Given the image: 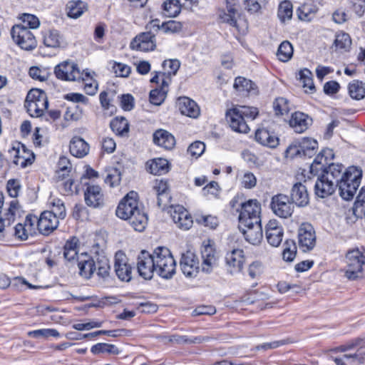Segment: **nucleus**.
<instances>
[{"label": "nucleus", "mask_w": 365, "mask_h": 365, "mask_svg": "<svg viewBox=\"0 0 365 365\" xmlns=\"http://www.w3.org/2000/svg\"><path fill=\"white\" fill-rule=\"evenodd\" d=\"M137 197V192H128L120 202L116 210V215L123 220H129L135 230L142 232L145 228L148 217L140 208Z\"/></svg>", "instance_id": "obj_1"}, {"label": "nucleus", "mask_w": 365, "mask_h": 365, "mask_svg": "<svg viewBox=\"0 0 365 365\" xmlns=\"http://www.w3.org/2000/svg\"><path fill=\"white\" fill-rule=\"evenodd\" d=\"M258 115L257 108L237 106L230 109L226 113V119L232 130L247 133L250 128L247 120H253Z\"/></svg>", "instance_id": "obj_2"}, {"label": "nucleus", "mask_w": 365, "mask_h": 365, "mask_svg": "<svg viewBox=\"0 0 365 365\" xmlns=\"http://www.w3.org/2000/svg\"><path fill=\"white\" fill-rule=\"evenodd\" d=\"M345 266L341 269L348 280L364 277L365 274V251L359 248L349 250L345 255Z\"/></svg>", "instance_id": "obj_3"}, {"label": "nucleus", "mask_w": 365, "mask_h": 365, "mask_svg": "<svg viewBox=\"0 0 365 365\" xmlns=\"http://www.w3.org/2000/svg\"><path fill=\"white\" fill-rule=\"evenodd\" d=\"M362 170L359 167L350 166L343 173L339 187L340 196L345 200L353 199L361 183Z\"/></svg>", "instance_id": "obj_4"}, {"label": "nucleus", "mask_w": 365, "mask_h": 365, "mask_svg": "<svg viewBox=\"0 0 365 365\" xmlns=\"http://www.w3.org/2000/svg\"><path fill=\"white\" fill-rule=\"evenodd\" d=\"M153 255L155 272L163 278H171L175 273L176 262L170 250L158 247L153 250Z\"/></svg>", "instance_id": "obj_5"}, {"label": "nucleus", "mask_w": 365, "mask_h": 365, "mask_svg": "<svg viewBox=\"0 0 365 365\" xmlns=\"http://www.w3.org/2000/svg\"><path fill=\"white\" fill-rule=\"evenodd\" d=\"M361 340L357 339L354 342L341 346L339 349L345 354L339 358H335L336 365H360L365 360V346H359L354 353L349 352L359 345Z\"/></svg>", "instance_id": "obj_6"}, {"label": "nucleus", "mask_w": 365, "mask_h": 365, "mask_svg": "<svg viewBox=\"0 0 365 365\" xmlns=\"http://www.w3.org/2000/svg\"><path fill=\"white\" fill-rule=\"evenodd\" d=\"M57 78L62 81H76L91 80L88 69L80 71L78 65L72 61H66L58 64L54 68Z\"/></svg>", "instance_id": "obj_7"}, {"label": "nucleus", "mask_w": 365, "mask_h": 365, "mask_svg": "<svg viewBox=\"0 0 365 365\" xmlns=\"http://www.w3.org/2000/svg\"><path fill=\"white\" fill-rule=\"evenodd\" d=\"M25 107L31 116H41L48 107L46 93L39 89L31 90L27 94Z\"/></svg>", "instance_id": "obj_8"}, {"label": "nucleus", "mask_w": 365, "mask_h": 365, "mask_svg": "<svg viewBox=\"0 0 365 365\" xmlns=\"http://www.w3.org/2000/svg\"><path fill=\"white\" fill-rule=\"evenodd\" d=\"M13 40L22 49L32 50L37 46V41L34 34L25 26L16 24L11 31Z\"/></svg>", "instance_id": "obj_9"}, {"label": "nucleus", "mask_w": 365, "mask_h": 365, "mask_svg": "<svg viewBox=\"0 0 365 365\" xmlns=\"http://www.w3.org/2000/svg\"><path fill=\"white\" fill-rule=\"evenodd\" d=\"M261 205L257 200H249L242 203L239 215V222L242 226H248L250 222H261Z\"/></svg>", "instance_id": "obj_10"}, {"label": "nucleus", "mask_w": 365, "mask_h": 365, "mask_svg": "<svg viewBox=\"0 0 365 365\" xmlns=\"http://www.w3.org/2000/svg\"><path fill=\"white\" fill-rule=\"evenodd\" d=\"M270 206L272 212L282 218L290 217L294 211V205L290 198L283 194L274 195Z\"/></svg>", "instance_id": "obj_11"}, {"label": "nucleus", "mask_w": 365, "mask_h": 365, "mask_svg": "<svg viewBox=\"0 0 365 365\" xmlns=\"http://www.w3.org/2000/svg\"><path fill=\"white\" fill-rule=\"evenodd\" d=\"M235 0H227V11H222L220 13L219 16L222 22L227 23L230 26L240 30V28L247 29V25L245 20L242 19L238 13L234 3Z\"/></svg>", "instance_id": "obj_12"}, {"label": "nucleus", "mask_w": 365, "mask_h": 365, "mask_svg": "<svg viewBox=\"0 0 365 365\" xmlns=\"http://www.w3.org/2000/svg\"><path fill=\"white\" fill-rule=\"evenodd\" d=\"M137 270L139 275L145 279H151L155 273L153 253L142 250L137 257Z\"/></svg>", "instance_id": "obj_13"}, {"label": "nucleus", "mask_w": 365, "mask_h": 365, "mask_svg": "<svg viewBox=\"0 0 365 365\" xmlns=\"http://www.w3.org/2000/svg\"><path fill=\"white\" fill-rule=\"evenodd\" d=\"M298 243L303 252L312 250L316 244V235L313 227L308 223L302 224L298 230Z\"/></svg>", "instance_id": "obj_14"}, {"label": "nucleus", "mask_w": 365, "mask_h": 365, "mask_svg": "<svg viewBox=\"0 0 365 365\" xmlns=\"http://www.w3.org/2000/svg\"><path fill=\"white\" fill-rule=\"evenodd\" d=\"M169 213L177 226L184 230H189L193 224L190 214L183 206L177 205L170 207Z\"/></svg>", "instance_id": "obj_15"}, {"label": "nucleus", "mask_w": 365, "mask_h": 365, "mask_svg": "<svg viewBox=\"0 0 365 365\" xmlns=\"http://www.w3.org/2000/svg\"><path fill=\"white\" fill-rule=\"evenodd\" d=\"M180 266L183 274L187 277H195L199 272L198 259L191 251H187L182 255Z\"/></svg>", "instance_id": "obj_16"}, {"label": "nucleus", "mask_w": 365, "mask_h": 365, "mask_svg": "<svg viewBox=\"0 0 365 365\" xmlns=\"http://www.w3.org/2000/svg\"><path fill=\"white\" fill-rule=\"evenodd\" d=\"M114 268L116 275L120 280L129 282L131 279L132 267L128 264L126 255L121 251L117 252L115 255Z\"/></svg>", "instance_id": "obj_17"}, {"label": "nucleus", "mask_w": 365, "mask_h": 365, "mask_svg": "<svg viewBox=\"0 0 365 365\" xmlns=\"http://www.w3.org/2000/svg\"><path fill=\"white\" fill-rule=\"evenodd\" d=\"M19 205L17 200H12L8 208L0 210V233H4L19 215Z\"/></svg>", "instance_id": "obj_18"}, {"label": "nucleus", "mask_w": 365, "mask_h": 365, "mask_svg": "<svg viewBox=\"0 0 365 365\" xmlns=\"http://www.w3.org/2000/svg\"><path fill=\"white\" fill-rule=\"evenodd\" d=\"M227 269L231 274L240 273L243 267L245 257L243 250L234 249L225 257Z\"/></svg>", "instance_id": "obj_19"}, {"label": "nucleus", "mask_w": 365, "mask_h": 365, "mask_svg": "<svg viewBox=\"0 0 365 365\" xmlns=\"http://www.w3.org/2000/svg\"><path fill=\"white\" fill-rule=\"evenodd\" d=\"M155 34L150 32H145L137 36L130 43V48L140 51H150L155 49Z\"/></svg>", "instance_id": "obj_20"}, {"label": "nucleus", "mask_w": 365, "mask_h": 365, "mask_svg": "<svg viewBox=\"0 0 365 365\" xmlns=\"http://www.w3.org/2000/svg\"><path fill=\"white\" fill-rule=\"evenodd\" d=\"M239 229L245 240L252 245H258L262 240L261 222H250L246 227L239 225Z\"/></svg>", "instance_id": "obj_21"}, {"label": "nucleus", "mask_w": 365, "mask_h": 365, "mask_svg": "<svg viewBox=\"0 0 365 365\" xmlns=\"http://www.w3.org/2000/svg\"><path fill=\"white\" fill-rule=\"evenodd\" d=\"M265 234L268 243L272 247H278L281 244L284 232L277 220H270L267 223Z\"/></svg>", "instance_id": "obj_22"}, {"label": "nucleus", "mask_w": 365, "mask_h": 365, "mask_svg": "<svg viewBox=\"0 0 365 365\" xmlns=\"http://www.w3.org/2000/svg\"><path fill=\"white\" fill-rule=\"evenodd\" d=\"M58 223L59 221L56 216L48 211H44L37 222V227L40 233L47 235L57 228Z\"/></svg>", "instance_id": "obj_23"}, {"label": "nucleus", "mask_w": 365, "mask_h": 365, "mask_svg": "<svg viewBox=\"0 0 365 365\" xmlns=\"http://www.w3.org/2000/svg\"><path fill=\"white\" fill-rule=\"evenodd\" d=\"M201 257L202 271L205 273H210L217 262L215 250L210 245H204L201 250Z\"/></svg>", "instance_id": "obj_24"}, {"label": "nucleus", "mask_w": 365, "mask_h": 365, "mask_svg": "<svg viewBox=\"0 0 365 365\" xmlns=\"http://www.w3.org/2000/svg\"><path fill=\"white\" fill-rule=\"evenodd\" d=\"M91 252L95 255L97 274L99 277L106 278L109 274L110 264L108 259L104 255L103 250L99 249L98 245H94Z\"/></svg>", "instance_id": "obj_25"}, {"label": "nucleus", "mask_w": 365, "mask_h": 365, "mask_svg": "<svg viewBox=\"0 0 365 365\" xmlns=\"http://www.w3.org/2000/svg\"><path fill=\"white\" fill-rule=\"evenodd\" d=\"M84 196L86 203L89 207H100L104 203V196L98 185H88Z\"/></svg>", "instance_id": "obj_26"}, {"label": "nucleus", "mask_w": 365, "mask_h": 365, "mask_svg": "<svg viewBox=\"0 0 365 365\" xmlns=\"http://www.w3.org/2000/svg\"><path fill=\"white\" fill-rule=\"evenodd\" d=\"M36 221V218L35 217L27 215L24 223H18L15 226V236L21 240H27L30 235L34 233Z\"/></svg>", "instance_id": "obj_27"}, {"label": "nucleus", "mask_w": 365, "mask_h": 365, "mask_svg": "<svg viewBox=\"0 0 365 365\" xmlns=\"http://www.w3.org/2000/svg\"><path fill=\"white\" fill-rule=\"evenodd\" d=\"M290 200L297 206H306L309 202V195L306 186L301 182L294 184L291 190Z\"/></svg>", "instance_id": "obj_28"}, {"label": "nucleus", "mask_w": 365, "mask_h": 365, "mask_svg": "<svg viewBox=\"0 0 365 365\" xmlns=\"http://www.w3.org/2000/svg\"><path fill=\"white\" fill-rule=\"evenodd\" d=\"M78 267L80 274L86 279H89L96 269L94 256L89 257L86 254H81V259L78 258Z\"/></svg>", "instance_id": "obj_29"}, {"label": "nucleus", "mask_w": 365, "mask_h": 365, "mask_svg": "<svg viewBox=\"0 0 365 365\" xmlns=\"http://www.w3.org/2000/svg\"><path fill=\"white\" fill-rule=\"evenodd\" d=\"M178 106L180 113L184 115L196 118L200 115V108L197 103L187 97L180 98Z\"/></svg>", "instance_id": "obj_30"}, {"label": "nucleus", "mask_w": 365, "mask_h": 365, "mask_svg": "<svg viewBox=\"0 0 365 365\" xmlns=\"http://www.w3.org/2000/svg\"><path fill=\"white\" fill-rule=\"evenodd\" d=\"M311 123L312 119L307 115L301 112H296L292 114L289 120L290 126L298 133L305 131Z\"/></svg>", "instance_id": "obj_31"}, {"label": "nucleus", "mask_w": 365, "mask_h": 365, "mask_svg": "<svg viewBox=\"0 0 365 365\" xmlns=\"http://www.w3.org/2000/svg\"><path fill=\"white\" fill-rule=\"evenodd\" d=\"M336 187V185H335L330 180H327L326 178L322 175L321 176L318 177L315 182V194L319 197H326L331 195L334 192Z\"/></svg>", "instance_id": "obj_32"}, {"label": "nucleus", "mask_w": 365, "mask_h": 365, "mask_svg": "<svg viewBox=\"0 0 365 365\" xmlns=\"http://www.w3.org/2000/svg\"><path fill=\"white\" fill-rule=\"evenodd\" d=\"M153 142L167 150L173 148L175 145L174 136L165 130H159L154 133Z\"/></svg>", "instance_id": "obj_33"}, {"label": "nucleus", "mask_w": 365, "mask_h": 365, "mask_svg": "<svg viewBox=\"0 0 365 365\" xmlns=\"http://www.w3.org/2000/svg\"><path fill=\"white\" fill-rule=\"evenodd\" d=\"M69 149L72 155L83 158L88 153L89 145L83 138L76 136L71 140Z\"/></svg>", "instance_id": "obj_34"}, {"label": "nucleus", "mask_w": 365, "mask_h": 365, "mask_svg": "<svg viewBox=\"0 0 365 365\" xmlns=\"http://www.w3.org/2000/svg\"><path fill=\"white\" fill-rule=\"evenodd\" d=\"M255 140L261 145L271 148H276L279 144L278 138L264 128L256 131Z\"/></svg>", "instance_id": "obj_35"}, {"label": "nucleus", "mask_w": 365, "mask_h": 365, "mask_svg": "<svg viewBox=\"0 0 365 365\" xmlns=\"http://www.w3.org/2000/svg\"><path fill=\"white\" fill-rule=\"evenodd\" d=\"M168 181L163 180H155L153 189L158 195V205L162 207L169 200Z\"/></svg>", "instance_id": "obj_36"}, {"label": "nucleus", "mask_w": 365, "mask_h": 365, "mask_svg": "<svg viewBox=\"0 0 365 365\" xmlns=\"http://www.w3.org/2000/svg\"><path fill=\"white\" fill-rule=\"evenodd\" d=\"M9 153L11 156L14 157V163L21 168H25L28 165L32 164L34 160V153H28L29 155V157L24 156L21 145H19L16 148H12L11 150H9Z\"/></svg>", "instance_id": "obj_37"}, {"label": "nucleus", "mask_w": 365, "mask_h": 365, "mask_svg": "<svg viewBox=\"0 0 365 365\" xmlns=\"http://www.w3.org/2000/svg\"><path fill=\"white\" fill-rule=\"evenodd\" d=\"M147 170L153 175H163L168 172V161L165 158H155L148 161Z\"/></svg>", "instance_id": "obj_38"}, {"label": "nucleus", "mask_w": 365, "mask_h": 365, "mask_svg": "<svg viewBox=\"0 0 365 365\" xmlns=\"http://www.w3.org/2000/svg\"><path fill=\"white\" fill-rule=\"evenodd\" d=\"M87 9V4L81 1H71L66 5L67 15L72 19L80 17Z\"/></svg>", "instance_id": "obj_39"}, {"label": "nucleus", "mask_w": 365, "mask_h": 365, "mask_svg": "<svg viewBox=\"0 0 365 365\" xmlns=\"http://www.w3.org/2000/svg\"><path fill=\"white\" fill-rule=\"evenodd\" d=\"M342 170L343 166L341 165L331 164L322 175L326 178L327 180H330L335 185H337L344 173H342Z\"/></svg>", "instance_id": "obj_40"}, {"label": "nucleus", "mask_w": 365, "mask_h": 365, "mask_svg": "<svg viewBox=\"0 0 365 365\" xmlns=\"http://www.w3.org/2000/svg\"><path fill=\"white\" fill-rule=\"evenodd\" d=\"M43 43L47 47L58 48L64 44V41L58 31L51 30L44 34Z\"/></svg>", "instance_id": "obj_41"}, {"label": "nucleus", "mask_w": 365, "mask_h": 365, "mask_svg": "<svg viewBox=\"0 0 365 365\" xmlns=\"http://www.w3.org/2000/svg\"><path fill=\"white\" fill-rule=\"evenodd\" d=\"M318 11L316 6L304 4L297 10V15L300 20L304 21H311L313 20Z\"/></svg>", "instance_id": "obj_42"}, {"label": "nucleus", "mask_w": 365, "mask_h": 365, "mask_svg": "<svg viewBox=\"0 0 365 365\" xmlns=\"http://www.w3.org/2000/svg\"><path fill=\"white\" fill-rule=\"evenodd\" d=\"M298 143L304 156L312 157L314 154L315 150L318 148L317 141L310 138H303Z\"/></svg>", "instance_id": "obj_43"}, {"label": "nucleus", "mask_w": 365, "mask_h": 365, "mask_svg": "<svg viewBox=\"0 0 365 365\" xmlns=\"http://www.w3.org/2000/svg\"><path fill=\"white\" fill-rule=\"evenodd\" d=\"M350 96L356 100H361L365 97V86L358 80H354L349 84Z\"/></svg>", "instance_id": "obj_44"}, {"label": "nucleus", "mask_w": 365, "mask_h": 365, "mask_svg": "<svg viewBox=\"0 0 365 365\" xmlns=\"http://www.w3.org/2000/svg\"><path fill=\"white\" fill-rule=\"evenodd\" d=\"M83 109L77 104H72L67 107L64 114L66 121H78L83 117Z\"/></svg>", "instance_id": "obj_45"}, {"label": "nucleus", "mask_w": 365, "mask_h": 365, "mask_svg": "<svg viewBox=\"0 0 365 365\" xmlns=\"http://www.w3.org/2000/svg\"><path fill=\"white\" fill-rule=\"evenodd\" d=\"M110 128L117 135H123L129 130V124L123 117H116L110 122Z\"/></svg>", "instance_id": "obj_46"}, {"label": "nucleus", "mask_w": 365, "mask_h": 365, "mask_svg": "<svg viewBox=\"0 0 365 365\" xmlns=\"http://www.w3.org/2000/svg\"><path fill=\"white\" fill-rule=\"evenodd\" d=\"M277 55L281 61H288L293 55L292 45L287 41H283L278 48Z\"/></svg>", "instance_id": "obj_47"}, {"label": "nucleus", "mask_w": 365, "mask_h": 365, "mask_svg": "<svg viewBox=\"0 0 365 365\" xmlns=\"http://www.w3.org/2000/svg\"><path fill=\"white\" fill-rule=\"evenodd\" d=\"M277 16L282 22L290 20L292 17V4L289 1H284L280 3Z\"/></svg>", "instance_id": "obj_48"}, {"label": "nucleus", "mask_w": 365, "mask_h": 365, "mask_svg": "<svg viewBox=\"0 0 365 365\" xmlns=\"http://www.w3.org/2000/svg\"><path fill=\"white\" fill-rule=\"evenodd\" d=\"M91 352L94 354L108 353L117 355L120 353L119 349L113 344L98 343L91 347Z\"/></svg>", "instance_id": "obj_49"}, {"label": "nucleus", "mask_w": 365, "mask_h": 365, "mask_svg": "<svg viewBox=\"0 0 365 365\" xmlns=\"http://www.w3.org/2000/svg\"><path fill=\"white\" fill-rule=\"evenodd\" d=\"M164 14L168 17H175L181 11L180 4L178 0H168L163 4Z\"/></svg>", "instance_id": "obj_50"}, {"label": "nucleus", "mask_w": 365, "mask_h": 365, "mask_svg": "<svg viewBox=\"0 0 365 365\" xmlns=\"http://www.w3.org/2000/svg\"><path fill=\"white\" fill-rule=\"evenodd\" d=\"M299 79L303 83V87L309 90V93L315 91V87L312 79V73L307 68H304L299 71ZM308 92V91H306Z\"/></svg>", "instance_id": "obj_51"}, {"label": "nucleus", "mask_w": 365, "mask_h": 365, "mask_svg": "<svg viewBox=\"0 0 365 365\" xmlns=\"http://www.w3.org/2000/svg\"><path fill=\"white\" fill-rule=\"evenodd\" d=\"M180 66V63L177 59L165 60L163 63V76H175Z\"/></svg>", "instance_id": "obj_52"}, {"label": "nucleus", "mask_w": 365, "mask_h": 365, "mask_svg": "<svg viewBox=\"0 0 365 365\" xmlns=\"http://www.w3.org/2000/svg\"><path fill=\"white\" fill-rule=\"evenodd\" d=\"M51 204V210L48 211L53 214V216L59 220V219H64L66 215V207L63 202L60 199H54Z\"/></svg>", "instance_id": "obj_53"}, {"label": "nucleus", "mask_w": 365, "mask_h": 365, "mask_svg": "<svg viewBox=\"0 0 365 365\" xmlns=\"http://www.w3.org/2000/svg\"><path fill=\"white\" fill-rule=\"evenodd\" d=\"M297 254V246L294 240H286L284 248L282 252V257L284 261L292 262L295 258Z\"/></svg>", "instance_id": "obj_54"}, {"label": "nucleus", "mask_w": 365, "mask_h": 365, "mask_svg": "<svg viewBox=\"0 0 365 365\" xmlns=\"http://www.w3.org/2000/svg\"><path fill=\"white\" fill-rule=\"evenodd\" d=\"M351 44L350 36L346 33H339L336 36L334 46L336 49L346 50Z\"/></svg>", "instance_id": "obj_55"}, {"label": "nucleus", "mask_w": 365, "mask_h": 365, "mask_svg": "<svg viewBox=\"0 0 365 365\" xmlns=\"http://www.w3.org/2000/svg\"><path fill=\"white\" fill-rule=\"evenodd\" d=\"M168 92V89L163 88H156L152 90L150 92V101L152 104L155 106L161 105L165 101L167 93Z\"/></svg>", "instance_id": "obj_56"}, {"label": "nucleus", "mask_w": 365, "mask_h": 365, "mask_svg": "<svg viewBox=\"0 0 365 365\" xmlns=\"http://www.w3.org/2000/svg\"><path fill=\"white\" fill-rule=\"evenodd\" d=\"M233 87L239 92H249L253 89V83L250 80L240 76L235 78Z\"/></svg>", "instance_id": "obj_57"}, {"label": "nucleus", "mask_w": 365, "mask_h": 365, "mask_svg": "<svg viewBox=\"0 0 365 365\" xmlns=\"http://www.w3.org/2000/svg\"><path fill=\"white\" fill-rule=\"evenodd\" d=\"M28 335L34 338H48L50 336L57 337L59 333L54 329H43L29 331Z\"/></svg>", "instance_id": "obj_58"}, {"label": "nucleus", "mask_w": 365, "mask_h": 365, "mask_svg": "<svg viewBox=\"0 0 365 365\" xmlns=\"http://www.w3.org/2000/svg\"><path fill=\"white\" fill-rule=\"evenodd\" d=\"M273 108L276 115L287 114L289 111L288 101L284 98H278L273 103Z\"/></svg>", "instance_id": "obj_59"}, {"label": "nucleus", "mask_w": 365, "mask_h": 365, "mask_svg": "<svg viewBox=\"0 0 365 365\" xmlns=\"http://www.w3.org/2000/svg\"><path fill=\"white\" fill-rule=\"evenodd\" d=\"M20 19L24 24L22 26H29L31 29H37L40 25L39 19L33 14H23Z\"/></svg>", "instance_id": "obj_60"}, {"label": "nucleus", "mask_w": 365, "mask_h": 365, "mask_svg": "<svg viewBox=\"0 0 365 365\" xmlns=\"http://www.w3.org/2000/svg\"><path fill=\"white\" fill-rule=\"evenodd\" d=\"M205 150V145L201 141H195L190 145L187 153L195 158L200 157Z\"/></svg>", "instance_id": "obj_61"}, {"label": "nucleus", "mask_w": 365, "mask_h": 365, "mask_svg": "<svg viewBox=\"0 0 365 365\" xmlns=\"http://www.w3.org/2000/svg\"><path fill=\"white\" fill-rule=\"evenodd\" d=\"M91 80H81L84 82V91L88 95H95L98 89V83L93 79L94 72L89 71Z\"/></svg>", "instance_id": "obj_62"}, {"label": "nucleus", "mask_w": 365, "mask_h": 365, "mask_svg": "<svg viewBox=\"0 0 365 365\" xmlns=\"http://www.w3.org/2000/svg\"><path fill=\"white\" fill-rule=\"evenodd\" d=\"M241 184L246 189H252L257 184V178L251 172H245L241 178Z\"/></svg>", "instance_id": "obj_63"}, {"label": "nucleus", "mask_w": 365, "mask_h": 365, "mask_svg": "<svg viewBox=\"0 0 365 365\" xmlns=\"http://www.w3.org/2000/svg\"><path fill=\"white\" fill-rule=\"evenodd\" d=\"M121 180V175L118 170L113 169L109 171L106 178H105V182L107 184H109L110 186L113 187L118 185Z\"/></svg>", "instance_id": "obj_64"}]
</instances>
